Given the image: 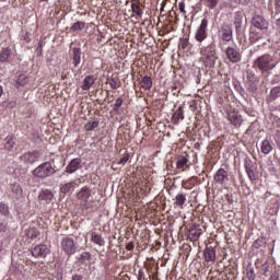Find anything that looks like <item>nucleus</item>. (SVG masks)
<instances>
[{
  "label": "nucleus",
  "mask_w": 280,
  "mask_h": 280,
  "mask_svg": "<svg viewBox=\"0 0 280 280\" xmlns=\"http://www.w3.org/2000/svg\"><path fill=\"white\" fill-rule=\"evenodd\" d=\"M254 66L260 71L266 72L275 69V67H277V62H275L272 56L262 55L255 60Z\"/></svg>",
  "instance_id": "obj_1"
},
{
  "label": "nucleus",
  "mask_w": 280,
  "mask_h": 280,
  "mask_svg": "<svg viewBox=\"0 0 280 280\" xmlns=\"http://www.w3.org/2000/svg\"><path fill=\"white\" fill-rule=\"evenodd\" d=\"M218 38L223 43H231L233 40V27L229 23H223L218 30Z\"/></svg>",
  "instance_id": "obj_2"
},
{
  "label": "nucleus",
  "mask_w": 280,
  "mask_h": 280,
  "mask_svg": "<svg viewBox=\"0 0 280 280\" xmlns=\"http://www.w3.org/2000/svg\"><path fill=\"white\" fill-rule=\"evenodd\" d=\"M37 178H49V176L56 174V168L51 165V162H46L37 166Z\"/></svg>",
  "instance_id": "obj_3"
},
{
  "label": "nucleus",
  "mask_w": 280,
  "mask_h": 280,
  "mask_svg": "<svg viewBox=\"0 0 280 280\" xmlns=\"http://www.w3.org/2000/svg\"><path fill=\"white\" fill-rule=\"evenodd\" d=\"M244 165L249 180H257L259 178V173H257V164L253 162V160L246 159Z\"/></svg>",
  "instance_id": "obj_4"
},
{
  "label": "nucleus",
  "mask_w": 280,
  "mask_h": 280,
  "mask_svg": "<svg viewBox=\"0 0 280 280\" xmlns=\"http://www.w3.org/2000/svg\"><path fill=\"white\" fill-rule=\"evenodd\" d=\"M252 25L260 32H268V27H270V23L262 15L256 14L252 18Z\"/></svg>",
  "instance_id": "obj_5"
},
{
  "label": "nucleus",
  "mask_w": 280,
  "mask_h": 280,
  "mask_svg": "<svg viewBox=\"0 0 280 280\" xmlns=\"http://www.w3.org/2000/svg\"><path fill=\"white\" fill-rule=\"evenodd\" d=\"M207 27H209V21L203 19L197 32L195 33V40H197V43H202L207 38Z\"/></svg>",
  "instance_id": "obj_6"
},
{
  "label": "nucleus",
  "mask_w": 280,
  "mask_h": 280,
  "mask_svg": "<svg viewBox=\"0 0 280 280\" xmlns=\"http://www.w3.org/2000/svg\"><path fill=\"white\" fill-rule=\"evenodd\" d=\"M61 248L66 255L71 256L75 253V242L70 237L62 238Z\"/></svg>",
  "instance_id": "obj_7"
},
{
  "label": "nucleus",
  "mask_w": 280,
  "mask_h": 280,
  "mask_svg": "<svg viewBox=\"0 0 280 280\" xmlns=\"http://www.w3.org/2000/svg\"><path fill=\"white\" fill-rule=\"evenodd\" d=\"M225 54H226V57L230 60V62H233V65H235L242 60V54L235 47L229 46L225 49Z\"/></svg>",
  "instance_id": "obj_8"
},
{
  "label": "nucleus",
  "mask_w": 280,
  "mask_h": 280,
  "mask_svg": "<svg viewBox=\"0 0 280 280\" xmlns=\"http://www.w3.org/2000/svg\"><path fill=\"white\" fill-rule=\"evenodd\" d=\"M78 170H82V159L75 158L72 159L69 164L66 167V173L67 174H75Z\"/></svg>",
  "instance_id": "obj_9"
},
{
  "label": "nucleus",
  "mask_w": 280,
  "mask_h": 280,
  "mask_svg": "<svg viewBox=\"0 0 280 280\" xmlns=\"http://www.w3.org/2000/svg\"><path fill=\"white\" fill-rule=\"evenodd\" d=\"M214 183L218 185H225L229 183V172L224 168H219L214 175Z\"/></svg>",
  "instance_id": "obj_10"
},
{
  "label": "nucleus",
  "mask_w": 280,
  "mask_h": 280,
  "mask_svg": "<svg viewBox=\"0 0 280 280\" xmlns=\"http://www.w3.org/2000/svg\"><path fill=\"white\" fill-rule=\"evenodd\" d=\"M228 119L232 126H235V128H240L242 126V115L238 112H230L228 114Z\"/></svg>",
  "instance_id": "obj_11"
},
{
  "label": "nucleus",
  "mask_w": 280,
  "mask_h": 280,
  "mask_svg": "<svg viewBox=\"0 0 280 280\" xmlns=\"http://www.w3.org/2000/svg\"><path fill=\"white\" fill-rule=\"evenodd\" d=\"M185 202H187V195L185 192H179L175 196L174 207L185 209Z\"/></svg>",
  "instance_id": "obj_12"
},
{
  "label": "nucleus",
  "mask_w": 280,
  "mask_h": 280,
  "mask_svg": "<svg viewBox=\"0 0 280 280\" xmlns=\"http://www.w3.org/2000/svg\"><path fill=\"white\" fill-rule=\"evenodd\" d=\"M77 198L79 200H82L83 202H88L91 198V188H89L88 186L81 188V190L77 195Z\"/></svg>",
  "instance_id": "obj_13"
},
{
  "label": "nucleus",
  "mask_w": 280,
  "mask_h": 280,
  "mask_svg": "<svg viewBox=\"0 0 280 280\" xmlns=\"http://www.w3.org/2000/svg\"><path fill=\"white\" fill-rule=\"evenodd\" d=\"M201 60L208 69L215 67V55H201Z\"/></svg>",
  "instance_id": "obj_14"
},
{
  "label": "nucleus",
  "mask_w": 280,
  "mask_h": 280,
  "mask_svg": "<svg viewBox=\"0 0 280 280\" xmlns=\"http://www.w3.org/2000/svg\"><path fill=\"white\" fill-rule=\"evenodd\" d=\"M185 119V113L183 112V106L178 107V109L173 114L171 121L175 126L179 124L180 120Z\"/></svg>",
  "instance_id": "obj_15"
},
{
  "label": "nucleus",
  "mask_w": 280,
  "mask_h": 280,
  "mask_svg": "<svg viewBox=\"0 0 280 280\" xmlns=\"http://www.w3.org/2000/svg\"><path fill=\"white\" fill-rule=\"evenodd\" d=\"M81 61H82V50L78 47H74L72 49V62L74 67H78Z\"/></svg>",
  "instance_id": "obj_16"
},
{
  "label": "nucleus",
  "mask_w": 280,
  "mask_h": 280,
  "mask_svg": "<svg viewBox=\"0 0 280 280\" xmlns=\"http://www.w3.org/2000/svg\"><path fill=\"white\" fill-rule=\"evenodd\" d=\"M93 84H95V77L86 75L83 80L81 89H82V91H89V89H91V86H93Z\"/></svg>",
  "instance_id": "obj_17"
},
{
  "label": "nucleus",
  "mask_w": 280,
  "mask_h": 280,
  "mask_svg": "<svg viewBox=\"0 0 280 280\" xmlns=\"http://www.w3.org/2000/svg\"><path fill=\"white\" fill-rule=\"evenodd\" d=\"M91 242H93V244H96L97 246H105L106 244V241H104L102 234H97V232L91 233Z\"/></svg>",
  "instance_id": "obj_18"
},
{
  "label": "nucleus",
  "mask_w": 280,
  "mask_h": 280,
  "mask_svg": "<svg viewBox=\"0 0 280 280\" xmlns=\"http://www.w3.org/2000/svg\"><path fill=\"white\" fill-rule=\"evenodd\" d=\"M203 255L207 262L215 261V249L213 247H206Z\"/></svg>",
  "instance_id": "obj_19"
},
{
  "label": "nucleus",
  "mask_w": 280,
  "mask_h": 280,
  "mask_svg": "<svg viewBox=\"0 0 280 280\" xmlns=\"http://www.w3.org/2000/svg\"><path fill=\"white\" fill-rule=\"evenodd\" d=\"M12 56V49L10 47L2 48L0 51V62H8Z\"/></svg>",
  "instance_id": "obj_20"
},
{
  "label": "nucleus",
  "mask_w": 280,
  "mask_h": 280,
  "mask_svg": "<svg viewBox=\"0 0 280 280\" xmlns=\"http://www.w3.org/2000/svg\"><path fill=\"white\" fill-rule=\"evenodd\" d=\"M107 84L112 86V89H120L121 88V80H119L118 75H112L107 79Z\"/></svg>",
  "instance_id": "obj_21"
},
{
  "label": "nucleus",
  "mask_w": 280,
  "mask_h": 280,
  "mask_svg": "<svg viewBox=\"0 0 280 280\" xmlns=\"http://www.w3.org/2000/svg\"><path fill=\"white\" fill-rule=\"evenodd\" d=\"M140 86L144 91H150V89H152V78L148 75L143 77L140 81Z\"/></svg>",
  "instance_id": "obj_22"
},
{
  "label": "nucleus",
  "mask_w": 280,
  "mask_h": 280,
  "mask_svg": "<svg viewBox=\"0 0 280 280\" xmlns=\"http://www.w3.org/2000/svg\"><path fill=\"white\" fill-rule=\"evenodd\" d=\"M21 161L25 163H36V153L35 152H26L21 156Z\"/></svg>",
  "instance_id": "obj_23"
},
{
  "label": "nucleus",
  "mask_w": 280,
  "mask_h": 280,
  "mask_svg": "<svg viewBox=\"0 0 280 280\" xmlns=\"http://www.w3.org/2000/svg\"><path fill=\"white\" fill-rule=\"evenodd\" d=\"M38 200H45V202H51L54 200V192L50 190H44L38 195Z\"/></svg>",
  "instance_id": "obj_24"
},
{
  "label": "nucleus",
  "mask_w": 280,
  "mask_h": 280,
  "mask_svg": "<svg viewBox=\"0 0 280 280\" xmlns=\"http://www.w3.org/2000/svg\"><path fill=\"white\" fill-rule=\"evenodd\" d=\"M36 252H37V257L45 259L47 255H49V247H47V245H39L37 246Z\"/></svg>",
  "instance_id": "obj_25"
},
{
  "label": "nucleus",
  "mask_w": 280,
  "mask_h": 280,
  "mask_svg": "<svg viewBox=\"0 0 280 280\" xmlns=\"http://www.w3.org/2000/svg\"><path fill=\"white\" fill-rule=\"evenodd\" d=\"M260 150L262 154H270L272 152V143L270 140L266 139L261 142Z\"/></svg>",
  "instance_id": "obj_26"
},
{
  "label": "nucleus",
  "mask_w": 280,
  "mask_h": 280,
  "mask_svg": "<svg viewBox=\"0 0 280 280\" xmlns=\"http://www.w3.org/2000/svg\"><path fill=\"white\" fill-rule=\"evenodd\" d=\"M75 185H78L75 182H69V183L62 184L60 186L61 194H69L71 189H75Z\"/></svg>",
  "instance_id": "obj_27"
},
{
  "label": "nucleus",
  "mask_w": 280,
  "mask_h": 280,
  "mask_svg": "<svg viewBox=\"0 0 280 280\" xmlns=\"http://www.w3.org/2000/svg\"><path fill=\"white\" fill-rule=\"evenodd\" d=\"M201 235H202V229H192L189 232V238L191 240V242H198Z\"/></svg>",
  "instance_id": "obj_28"
},
{
  "label": "nucleus",
  "mask_w": 280,
  "mask_h": 280,
  "mask_svg": "<svg viewBox=\"0 0 280 280\" xmlns=\"http://www.w3.org/2000/svg\"><path fill=\"white\" fill-rule=\"evenodd\" d=\"M131 11L133 12V14H137V16H143V10L141 9V2L139 1L131 3Z\"/></svg>",
  "instance_id": "obj_29"
},
{
  "label": "nucleus",
  "mask_w": 280,
  "mask_h": 280,
  "mask_svg": "<svg viewBox=\"0 0 280 280\" xmlns=\"http://www.w3.org/2000/svg\"><path fill=\"white\" fill-rule=\"evenodd\" d=\"M242 21H243V16L242 14L237 13L234 18V25H235V30H236V34H242Z\"/></svg>",
  "instance_id": "obj_30"
},
{
  "label": "nucleus",
  "mask_w": 280,
  "mask_h": 280,
  "mask_svg": "<svg viewBox=\"0 0 280 280\" xmlns=\"http://www.w3.org/2000/svg\"><path fill=\"white\" fill-rule=\"evenodd\" d=\"M11 190H12V194H14L16 199H19L23 196V189L21 188L20 184H16V183L12 184Z\"/></svg>",
  "instance_id": "obj_31"
},
{
  "label": "nucleus",
  "mask_w": 280,
  "mask_h": 280,
  "mask_svg": "<svg viewBox=\"0 0 280 280\" xmlns=\"http://www.w3.org/2000/svg\"><path fill=\"white\" fill-rule=\"evenodd\" d=\"M272 272H275V270L272 269L270 264H268V262L262 264V266H261L262 277H270V275H272Z\"/></svg>",
  "instance_id": "obj_32"
},
{
  "label": "nucleus",
  "mask_w": 280,
  "mask_h": 280,
  "mask_svg": "<svg viewBox=\"0 0 280 280\" xmlns=\"http://www.w3.org/2000/svg\"><path fill=\"white\" fill-rule=\"evenodd\" d=\"M28 81H30V79L27 78V75L20 74L15 82V88L19 89L20 86L27 84Z\"/></svg>",
  "instance_id": "obj_33"
},
{
  "label": "nucleus",
  "mask_w": 280,
  "mask_h": 280,
  "mask_svg": "<svg viewBox=\"0 0 280 280\" xmlns=\"http://www.w3.org/2000/svg\"><path fill=\"white\" fill-rule=\"evenodd\" d=\"M100 126V120H92L89 121L88 124H85L84 128L86 130V132H91L93 130H95V128H98Z\"/></svg>",
  "instance_id": "obj_34"
},
{
  "label": "nucleus",
  "mask_w": 280,
  "mask_h": 280,
  "mask_svg": "<svg viewBox=\"0 0 280 280\" xmlns=\"http://www.w3.org/2000/svg\"><path fill=\"white\" fill-rule=\"evenodd\" d=\"M187 163H189V160H187V158L185 156L178 158L176 162L177 170H182V172H185V165H187Z\"/></svg>",
  "instance_id": "obj_35"
},
{
  "label": "nucleus",
  "mask_w": 280,
  "mask_h": 280,
  "mask_svg": "<svg viewBox=\"0 0 280 280\" xmlns=\"http://www.w3.org/2000/svg\"><path fill=\"white\" fill-rule=\"evenodd\" d=\"M257 84H259V81H250L246 82V89L249 93H257Z\"/></svg>",
  "instance_id": "obj_36"
},
{
  "label": "nucleus",
  "mask_w": 280,
  "mask_h": 280,
  "mask_svg": "<svg viewBox=\"0 0 280 280\" xmlns=\"http://www.w3.org/2000/svg\"><path fill=\"white\" fill-rule=\"evenodd\" d=\"M201 56H215V47L213 45L207 46L201 50Z\"/></svg>",
  "instance_id": "obj_37"
},
{
  "label": "nucleus",
  "mask_w": 280,
  "mask_h": 280,
  "mask_svg": "<svg viewBox=\"0 0 280 280\" xmlns=\"http://www.w3.org/2000/svg\"><path fill=\"white\" fill-rule=\"evenodd\" d=\"M201 56H215V47L213 45L207 46L201 50Z\"/></svg>",
  "instance_id": "obj_38"
},
{
  "label": "nucleus",
  "mask_w": 280,
  "mask_h": 280,
  "mask_svg": "<svg viewBox=\"0 0 280 280\" xmlns=\"http://www.w3.org/2000/svg\"><path fill=\"white\" fill-rule=\"evenodd\" d=\"M84 27H86V23L84 22H75L71 27L70 31L71 32H82V30H84Z\"/></svg>",
  "instance_id": "obj_39"
},
{
  "label": "nucleus",
  "mask_w": 280,
  "mask_h": 280,
  "mask_svg": "<svg viewBox=\"0 0 280 280\" xmlns=\"http://www.w3.org/2000/svg\"><path fill=\"white\" fill-rule=\"evenodd\" d=\"M278 97H280V86L273 88L269 94V100H271V102H275Z\"/></svg>",
  "instance_id": "obj_40"
},
{
  "label": "nucleus",
  "mask_w": 280,
  "mask_h": 280,
  "mask_svg": "<svg viewBox=\"0 0 280 280\" xmlns=\"http://www.w3.org/2000/svg\"><path fill=\"white\" fill-rule=\"evenodd\" d=\"M246 277H247L248 280H255L256 279L255 269H253L252 266H247Z\"/></svg>",
  "instance_id": "obj_41"
},
{
  "label": "nucleus",
  "mask_w": 280,
  "mask_h": 280,
  "mask_svg": "<svg viewBox=\"0 0 280 280\" xmlns=\"http://www.w3.org/2000/svg\"><path fill=\"white\" fill-rule=\"evenodd\" d=\"M121 106H124V98L118 97V98L116 100L115 104H114L113 110H114L115 113H119V108H121Z\"/></svg>",
  "instance_id": "obj_42"
},
{
  "label": "nucleus",
  "mask_w": 280,
  "mask_h": 280,
  "mask_svg": "<svg viewBox=\"0 0 280 280\" xmlns=\"http://www.w3.org/2000/svg\"><path fill=\"white\" fill-rule=\"evenodd\" d=\"M5 145H4V148L7 149V150H12V148H14V137H7V139H5Z\"/></svg>",
  "instance_id": "obj_43"
},
{
  "label": "nucleus",
  "mask_w": 280,
  "mask_h": 280,
  "mask_svg": "<svg viewBox=\"0 0 280 280\" xmlns=\"http://www.w3.org/2000/svg\"><path fill=\"white\" fill-rule=\"evenodd\" d=\"M265 244H266V238L260 237L254 242L253 246L254 248H261V246H264Z\"/></svg>",
  "instance_id": "obj_44"
},
{
  "label": "nucleus",
  "mask_w": 280,
  "mask_h": 280,
  "mask_svg": "<svg viewBox=\"0 0 280 280\" xmlns=\"http://www.w3.org/2000/svg\"><path fill=\"white\" fill-rule=\"evenodd\" d=\"M0 213L2 215H7L10 213V209L8 208V206L3 202H0Z\"/></svg>",
  "instance_id": "obj_45"
},
{
  "label": "nucleus",
  "mask_w": 280,
  "mask_h": 280,
  "mask_svg": "<svg viewBox=\"0 0 280 280\" xmlns=\"http://www.w3.org/2000/svg\"><path fill=\"white\" fill-rule=\"evenodd\" d=\"M234 5H248L249 0H229Z\"/></svg>",
  "instance_id": "obj_46"
},
{
  "label": "nucleus",
  "mask_w": 280,
  "mask_h": 280,
  "mask_svg": "<svg viewBox=\"0 0 280 280\" xmlns=\"http://www.w3.org/2000/svg\"><path fill=\"white\" fill-rule=\"evenodd\" d=\"M219 2L220 0H207V7L209 10H214Z\"/></svg>",
  "instance_id": "obj_47"
},
{
  "label": "nucleus",
  "mask_w": 280,
  "mask_h": 280,
  "mask_svg": "<svg viewBox=\"0 0 280 280\" xmlns=\"http://www.w3.org/2000/svg\"><path fill=\"white\" fill-rule=\"evenodd\" d=\"M246 82H259L255 73L253 72H247V81Z\"/></svg>",
  "instance_id": "obj_48"
},
{
  "label": "nucleus",
  "mask_w": 280,
  "mask_h": 280,
  "mask_svg": "<svg viewBox=\"0 0 280 280\" xmlns=\"http://www.w3.org/2000/svg\"><path fill=\"white\" fill-rule=\"evenodd\" d=\"M180 47H182V49H187L189 47V38H182Z\"/></svg>",
  "instance_id": "obj_49"
},
{
  "label": "nucleus",
  "mask_w": 280,
  "mask_h": 280,
  "mask_svg": "<svg viewBox=\"0 0 280 280\" xmlns=\"http://www.w3.org/2000/svg\"><path fill=\"white\" fill-rule=\"evenodd\" d=\"M130 161V154H126L122 159L119 160L118 165H126Z\"/></svg>",
  "instance_id": "obj_50"
},
{
  "label": "nucleus",
  "mask_w": 280,
  "mask_h": 280,
  "mask_svg": "<svg viewBox=\"0 0 280 280\" xmlns=\"http://www.w3.org/2000/svg\"><path fill=\"white\" fill-rule=\"evenodd\" d=\"M82 261H91V253L89 252H84L83 254H81Z\"/></svg>",
  "instance_id": "obj_51"
},
{
  "label": "nucleus",
  "mask_w": 280,
  "mask_h": 280,
  "mask_svg": "<svg viewBox=\"0 0 280 280\" xmlns=\"http://www.w3.org/2000/svg\"><path fill=\"white\" fill-rule=\"evenodd\" d=\"M178 10L184 16H187V11H185V2L182 1L178 3Z\"/></svg>",
  "instance_id": "obj_52"
},
{
  "label": "nucleus",
  "mask_w": 280,
  "mask_h": 280,
  "mask_svg": "<svg viewBox=\"0 0 280 280\" xmlns=\"http://www.w3.org/2000/svg\"><path fill=\"white\" fill-rule=\"evenodd\" d=\"M269 280H279V273L277 272V270L269 275Z\"/></svg>",
  "instance_id": "obj_53"
},
{
  "label": "nucleus",
  "mask_w": 280,
  "mask_h": 280,
  "mask_svg": "<svg viewBox=\"0 0 280 280\" xmlns=\"http://www.w3.org/2000/svg\"><path fill=\"white\" fill-rule=\"evenodd\" d=\"M126 249L127 250H133L135 249V243H132V242L127 243L126 244Z\"/></svg>",
  "instance_id": "obj_54"
},
{
  "label": "nucleus",
  "mask_w": 280,
  "mask_h": 280,
  "mask_svg": "<svg viewBox=\"0 0 280 280\" xmlns=\"http://www.w3.org/2000/svg\"><path fill=\"white\" fill-rule=\"evenodd\" d=\"M5 231H8V228L5 226V224L0 222V233H5Z\"/></svg>",
  "instance_id": "obj_55"
},
{
  "label": "nucleus",
  "mask_w": 280,
  "mask_h": 280,
  "mask_svg": "<svg viewBox=\"0 0 280 280\" xmlns=\"http://www.w3.org/2000/svg\"><path fill=\"white\" fill-rule=\"evenodd\" d=\"M72 280H83V279H82V276H80V275H74V276L72 277Z\"/></svg>",
  "instance_id": "obj_56"
},
{
  "label": "nucleus",
  "mask_w": 280,
  "mask_h": 280,
  "mask_svg": "<svg viewBox=\"0 0 280 280\" xmlns=\"http://www.w3.org/2000/svg\"><path fill=\"white\" fill-rule=\"evenodd\" d=\"M276 8H280V0H275Z\"/></svg>",
  "instance_id": "obj_57"
},
{
  "label": "nucleus",
  "mask_w": 280,
  "mask_h": 280,
  "mask_svg": "<svg viewBox=\"0 0 280 280\" xmlns=\"http://www.w3.org/2000/svg\"><path fill=\"white\" fill-rule=\"evenodd\" d=\"M164 10H165V2L162 3L161 13H163Z\"/></svg>",
  "instance_id": "obj_58"
},
{
  "label": "nucleus",
  "mask_w": 280,
  "mask_h": 280,
  "mask_svg": "<svg viewBox=\"0 0 280 280\" xmlns=\"http://www.w3.org/2000/svg\"><path fill=\"white\" fill-rule=\"evenodd\" d=\"M277 27H280V18L276 21Z\"/></svg>",
  "instance_id": "obj_59"
},
{
  "label": "nucleus",
  "mask_w": 280,
  "mask_h": 280,
  "mask_svg": "<svg viewBox=\"0 0 280 280\" xmlns=\"http://www.w3.org/2000/svg\"><path fill=\"white\" fill-rule=\"evenodd\" d=\"M3 95V86L0 85V97Z\"/></svg>",
  "instance_id": "obj_60"
},
{
  "label": "nucleus",
  "mask_w": 280,
  "mask_h": 280,
  "mask_svg": "<svg viewBox=\"0 0 280 280\" xmlns=\"http://www.w3.org/2000/svg\"><path fill=\"white\" fill-rule=\"evenodd\" d=\"M228 202H229L230 205H233V199L228 197Z\"/></svg>",
  "instance_id": "obj_61"
},
{
  "label": "nucleus",
  "mask_w": 280,
  "mask_h": 280,
  "mask_svg": "<svg viewBox=\"0 0 280 280\" xmlns=\"http://www.w3.org/2000/svg\"><path fill=\"white\" fill-rule=\"evenodd\" d=\"M37 172L36 170H33V176H36Z\"/></svg>",
  "instance_id": "obj_62"
},
{
  "label": "nucleus",
  "mask_w": 280,
  "mask_h": 280,
  "mask_svg": "<svg viewBox=\"0 0 280 280\" xmlns=\"http://www.w3.org/2000/svg\"><path fill=\"white\" fill-rule=\"evenodd\" d=\"M37 172L36 170H33V176H36Z\"/></svg>",
  "instance_id": "obj_63"
},
{
  "label": "nucleus",
  "mask_w": 280,
  "mask_h": 280,
  "mask_svg": "<svg viewBox=\"0 0 280 280\" xmlns=\"http://www.w3.org/2000/svg\"><path fill=\"white\" fill-rule=\"evenodd\" d=\"M138 280H141V275H139Z\"/></svg>",
  "instance_id": "obj_64"
}]
</instances>
